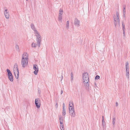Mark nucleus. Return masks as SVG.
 <instances>
[{
  "mask_svg": "<svg viewBox=\"0 0 130 130\" xmlns=\"http://www.w3.org/2000/svg\"><path fill=\"white\" fill-rule=\"evenodd\" d=\"M8 77L9 80L11 82H12L13 81V78L12 75L8 76Z\"/></svg>",
  "mask_w": 130,
  "mask_h": 130,
  "instance_id": "9d476101",
  "label": "nucleus"
},
{
  "mask_svg": "<svg viewBox=\"0 0 130 130\" xmlns=\"http://www.w3.org/2000/svg\"><path fill=\"white\" fill-rule=\"evenodd\" d=\"M129 69H126V72H128L129 71Z\"/></svg>",
  "mask_w": 130,
  "mask_h": 130,
  "instance_id": "4c0bfd02",
  "label": "nucleus"
},
{
  "mask_svg": "<svg viewBox=\"0 0 130 130\" xmlns=\"http://www.w3.org/2000/svg\"><path fill=\"white\" fill-rule=\"evenodd\" d=\"M59 119L60 120V124H62V123H63V119L62 117H59Z\"/></svg>",
  "mask_w": 130,
  "mask_h": 130,
  "instance_id": "dca6fc26",
  "label": "nucleus"
},
{
  "mask_svg": "<svg viewBox=\"0 0 130 130\" xmlns=\"http://www.w3.org/2000/svg\"><path fill=\"white\" fill-rule=\"evenodd\" d=\"M15 48L16 50L18 51L19 52L20 51L19 48V46L18 45H16Z\"/></svg>",
  "mask_w": 130,
  "mask_h": 130,
  "instance_id": "b1692460",
  "label": "nucleus"
},
{
  "mask_svg": "<svg viewBox=\"0 0 130 130\" xmlns=\"http://www.w3.org/2000/svg\"><path fill=\"white\" fill-rule=\"evenodd\" d=\"M61 130H64V127H60Z\"/></svg>",
  "mask_w": 130,
  "mask_h": 130,
  "instance_id": "a19ab883",
  "label": "nucleus"
},
{
  "mask_svg": "<svg viewBox=\"0 0 130 130\" xmlns=\"http://www.w3.org/2000/svg\"><path fill=\"white\" fill-rule=\"evenodd\" d=\"M102 121H104V116H102Z\"/></svg>",
  "mask_w": 130,
  "mask_h": 130,
  "instance_id": "ea45409f",
  "label": "nucleus"
},
{
  "mask_svg": "<svg viewBox=\"0 0 130 130\" xmlns=\"http://www.w3.org/2000/svg\"><path fill=\"white\" fill-rule=\"evenodd\" d=\"M66 114V109H63L62 112V115L63 116H64Z\"/></svg>",
  "mask_w": 130,
  "mask_h": 130,
  "instance_id": "412c9836",
  "label": "nucleus"
},
{
  "mask_svg": "<svg viewBox=\"0 0 130 130\" xmlns=\"http://www.w3.org/2000/svg\"><path fill=\"white\" fill-rule=\"evenodd\" d=\"M115 27L116 28V26H117V24H114Z\"/></svg>",
  "mask_w": 130,
  "mask_h": 130,
  "instance_id": "09e8293b",
  "label": "nucleus"
},
{
  "mask_svg": "<svg viewBox=\"0 0 130 130\" xmlns=\"http://www.w3.org/2000/svg\"><path fill=\"white\" fill-rule=\"evenodd\" d=\"M36 41L37 44L39 47H40V46L41 43V36L36 37Z\"/></svg>",
  "mask_w": 130,
  "mask_h": 130,
  "instance_id": "20e7f679",
  "label": "nucleus"
},
{
  "mask_svg": "<svg viewBox=\"0 0 130 130\" xmlns=\"http://www.w3.org/2000/svg\"><path fill=\"white\" fill-rule=\"evenodd\" d=\"M61 80H62V79H63V76L62 75H61Z\"/></svg>",
  "mask_w": 130,
  "mask_h": 130,
  "instance_id": "c03bdc74",
  "label": "nucleus"
},
{
  "mask_svg": "<svg viewBox=\"0 0 130 130\" xmlns=\"http://www.w3.org/2000/svg\"><path fill=\"white\" fill-rule=\"evenodd\" d=\"M31 28L34 31L35 30H37L35 28V26L34 24H31L30 25Z\"/></svg>",
  "mask_w": 130,
  "mask_h": 130,
  "instance_id": "ddd939ff",
  "label": "nucleus"
},
{
  "mask_svg": "<svg viewBox=\"0 0 130 130\" xmlns=\"http://www.w3.org/2000/svg\"><path fill=\"white\" fill-rule=\"evenodd\" d=\"M89 82H86V83H84L86 84V88L87 90H88L89 88V84L88 83Z\"/></svg>",
  "mask_w": 130,
  "mask_h": 130,
  "instance_id": "9b49d317",
  "label": "nucleus"
},
{
  "mask_svg": "<svg viewBox=\"0 0 130 130\" xmlns=\"http://www.w3.org/2000/svg\"><path fill=\"white\" fill-rule=\"evenodd\" d=\"M65 105L64 104V103H63V109H65Z\"/></svg>",
  "mask_w": 130,
  "mask_h": 130,
  "instance_id": "c9c22d12",
  "label": "nucleus"
},
{
  "mask_svg": "<svg viewBox=\"0 0 130 130\" xmlns=\"http://www.w3.org/2000/svg\"><path fill=\"white\" fill-rule=\"evenodd\" d=\"M80 22L77 18H76L75 19L74 22V24L75 26L78 27L79 26Z\"/></svg>",
  "mask_w": 130,
  "mask_h": 130,
  "instance_id": "6e6552de",
  "label": "nucleus"
},
{
  "mask_svg": "<svg viewBox=\"0 0 130 130\" xmlns=\"http://www.w3.org/2000/svg\"><path fill=\"white\" fill-rule=\"evenodd\" d=\"M117 22L118 23V24L120 25V21L119 20H117Z\"/></svg>",
  "mask_w": 130,
  "mask_h": 130,
  "instance_id": "58836bf2",
  "label": "nucleus"
},
{
  "mask_svg": "<svg viewBox=\"0 0 130 130\" xmlns=\"http://www.w3.org/2000/svg\"><path fill=\"white\" fill-rule=\"evenodd\" d=\"M123 37L125 38V31H123Z\"/></svg>",
  "mask_w": 130,
  "mask_h": 130,
  "instance_id": "72a5a7b5",
  "label": "nucleus"
},
{
  "mask_svg": "<svg viewBox=\"0 0 130 130\" xmlns=\"http://www.w3.org/2000/svg\"><path fill=\"white\" fill-rule=\"evenodd\" d=\"M70 115L72 117H74L75 115V112L74 110H72L69 111Z\"/></svg>",
  "mask_w": 130,
  "mask_h": 130,
  "instance_id": "1a4fd4ad",
  "label": "nucleus"
},
{
  "mask_svg": "<svg viewBox=\"0 0 130 130\" xmlns=\"http://www.w3.org/2000/svg\"><path fill=\"white\" fill-rule=\"evenodd\" d=\"M71 81L72 82L73 80V74L72 72L71 73Z\"/></svg>",
  "mask_w": 130,
  "mask_h": 130,
  "instance_id": "aec40b11",
  "label": "nucleus"
},
{
  "mask_svg": "<svg viewBox=\"0 0 130 130\" xmlns=\"http://www.w3.org/2000/svg\"><path fill=\"white\" fill-rule=\"evenodd\" d=\"M116 106H117L118 105V103L117 102H116Z\"/></svg>",
  "mask_w": 130,
  "mask_h": 130,
  "instance_id": "49530a36",
  "label": "nucleus"
},
{
  "mask_svg": "<svg viewBox=\"0 0 130 130\" xmlns=\"http://www.w3.org/2000/svg\"><path fill=\"white\" fill-rule=\"evenodd\" d=\"M56 106L57 108L58 107V104L57 103H56Z\"/></svg>",
  "mask_w": 130,
  "mask_h": 130,
  "instance_id": "a18cd8bd",
  "label": "nucleus"
},
{
  "mask_svg": "<svg viewBox=\"0 0 130 130\" xmlns=\"http://www.w3.org/2000/svg\"><path fill=\"white\" fill-rule=\"evenodd\" d=\"M60 127H63V123H62V124H60Z\"/></svg>",
  "mask_w": 130,
  "mask_h": 130,
  "instance_id": "e433bc0d",
  "label": "nucleus"
},
{
  "mask_svg": "<svg viewBox=\"0 0 130 130\" xmlns=\"http://www.w3.org/2000/svg\"><path fill=\"white\" fill-rule=\"evenodd\" d=\"M83 78L84 83H86V82H89L88 74L87 73H85L83 74Z\"/></svg>",
  "mask_w": 130,
  "mask_h": 130,
  "instance_id": "7ed1b4c3",
  "label": "nucleus"
},
{
  "mask_svg": "<svg viewBox=\"0 0 130 130\" xmlns=\"http://www.w3.org/2000/svg\"><path fill=\"white\" fill-rule=\"evenodd\" d=\"M114 18V24H117V21H116V16H115L113 17Z\"/></svg>",
  "mask_w": 130,
  "mask_h": 130,
  "instance_id": "5701e85b",
  "label": "nucleus"
},
{
  "mask_svg": "<svg viewBox=\"0 0 130 130\" xmlns=\"http://www.w3.org/2000/svg\"><path fill=\"white\" fill-rule=\"evenodd\" d=\"M26 0L27 1H28V0Z\"/></svg>",
  "mask_w": 130,
  "mask_h": 130,
  "instance_id": "8fccbe9b",
  "label": "nucleus"
},
{
  "mask_svg": "<svg viewBox=\"0 0 130 130\" xmlns=\"http://www.w3.org/2000/svg\"><path fill=\"white\" fill-rule=\"evenodd\" d=\"M4 15L7 19H8L9 17V10L7 9H6L4 11Z\"/></svg>",
  "mask_w": 130,
  "mask_h": 130,
  "instance_id": "0eeeda50",
  "label": "nucleus"
},
{
  "mask_svg": "<svg viewBox=\"0 0 130 130\" xmlns=\"http://www.w3.org/2000/svg\"><path fill=\"white\" fill-rule=\"evenodd\" d=\"M116 14L117 20H119V13L118 12H117Z\"/></svg>",
  "mask_w": 130,
  "mask_h": 130,
  "instance_id": "cd10ccee",
  "label": "nucleus"
},
{
  "mask_svg": "<svg viewBox=\"0 0 130 130\" xmlns=\"http://www.w3.org/2000/svg\"><path fill=\"white\" fill-rule=\"evenodd\" d=\"M28 58H24V55H22L21 60V64L22 67L24 68L27 66L28 64Z\"/></svg>",
  "mask_w": 130,
  "mask_h": 130,
  "instance_id": "f257e3e1",
  "label": "nucleus"
},
{
  "mask_svg": "<svg viewBox=\"0 0 130 130\" xmlns=\"http://www.w3.org/2000/svg\"><path fill=\"white\" fill-rule=\"evenodd\" d=\"M37 45L38 46L37 43V44H36V43L34 42H33L31 44L32 47L34 48H36Z\"/></svg>",
  "mask_w": 130,
  "mask_h": 130,
  "instance_id": "f3484780",
  "label": "nucleus"
},
{
  "mask_svg": "<svg viewBox=\"0 0 130 130\" xmlns=\"http://www.w3.org/2000/svg\"><path fill=\"white\" fill-rule=\"evenodd\" d=\"M7 71L8 73V76L12 75V73L8 69L7 70Z\"/></svg>",
  "mask_w": 130,
  "mask_h": 130,
  "instance_id": "4468645a",
  "label": "nucleus"
},
{
  "mask_svg": "<svg viewBox=\"0 0 130 130\" xmlns=\"http://www.w3.org/2000/svg\"><path fill=\"white\" fill-rule=\"evenodd\" d=\"M24 55V58H27V57H28V54L26 53L25 54H23V55Z\"/></svg>",
  "mask_w": 130,
  "mask_h": 130,
  "instance_id": "473e14b6",
  "label": "nucleus"
},
{
  "mask_svg": "<svg viewBox=\"0 0 130 130\" xmlns=\"http://www.w3.org/2000/svg\"><path fill=\"white\" fill-rule=\"evenodd\" d=\"M66 27L68 29L69 28V22L68 21L67 22Z\"/></svg>",
  "mask_w": 130,
  "mask_h": 130,
  "instance_id": "a878e982",
  "label": "nucleus"
},
{
  "mask_svg": "<svg viewBox=\"0 0 130 130\" xmlns=\"http://www.w3.org/2000/svg\"><path fill=\"white\" fill-rule=\"evenodd\" d=\"M122 27H125L124 23L123 22H122Z\"/></svg>",
  "mask_w": 130,
  "mask_h": 130,
  "instance_id": "f704fd0d",
  "label": "nucleus"
},
{
  "mask_svg": "<svg viewBox=\"0 0 130 130\" xmlns=\"http://www.w3.org/2000/svg\"><path fill=\"white\" fill-rule=\"evenodd\" d=\"M125 13L123 14V17L124 18H125Z\"/></svg>",
  "mask_w": 130,
  "mask_h": 130,
  "instance_id": "37998d69",
  "label": "nucleus"
},
{
  "mask_svg": "<svg viewBox=\"0 0 130 130\" xmlns=\"http://www.w3.org/2000/svg\"><path fill=\"white\" fill-rule=\"evenodd\" d=\"M13 71L16 78L18 79L19 77V72L18 66L17 63L15 64L14 65Z\"/></svg>",
  "mask_w": 130,
  "mask_h": 130,
  "instance_id": "f03ea898",
  "label": "nucleus"
},
{
  "mask_svg": "<svg viewBox=\"0 0 130 130\" xmlns=\"http://www.w3.org/2000/svg\"><path fill=\"white\" fill-rule=\"evenodd\" d=\"M34 34H35V35L36 37L40 36V35L38 32V31L37 30H35L34 31Z\"/></svg>",
  "mask_w": 130,
  "mask_h": 130,
  "instance_id": "f8f14e48",
  "label": "nucleus"
},
{
  "mask_svg": "<svg viewBox=\"0 0 130 130\" xmlns=\"http://www.w3.org/2000/svg\"><path fill=\"white\" fill-rule=\"evenodd\" d=\"M116 120L115 118H114L113 119L112 124L113 125H115Z\"/></svg>",
  "mask_w": 130,
  "mask_h": 130,
  "instance_id": "7c9ffc66",
  "label": "nucleus"
},
{
  "mask_svg": "<svg viewBox=\"0 0 130 130\" xmlns=\"http://www.w3.org/2000/svg\"><path fill=\"white\" fill-rule=\"evenodd\" d=\"M100 76L99 75H97L95 77V79H98L100 78Z\"/></svg>",
  "mask_w": 130,
  "mask_h": 130,
  "instance_id": "2f4dec72",
  "label": "nucleus"
},
{
  "mask_svg": "<svg viewBox=\"0 0 130 130\" xmlns=\"http://www.w3.org/2000/svg\"><path fill=\"white\" fill-rule=\"evenodd\" d=\"M125 68L129 69V63L128 61L126 62L125 63Z\"/></svg>",
  "mask_w": 130,
  "mask_h": 130,
  "instance_id": "a211bd4d",
  "label": "nucleus"
},
{
  "mask_svg": "<svg viewBox=\"0 0 130 130\" xmlns=\"http://www.w3.org/2000/svg\"><path fill=\"white\" fill-rule=\"evenodd\" d=\"M63 13V11L61 9H60L59 10V12L58 15L62 16Z\"/></svg>",
  "mask_w": 130,
  "mask_h": 130,
  "instance_id": "2eb2a0df",
  "label": "nucleus"
},
{
  "mask_svg": "<svg viewBox=\"0 0 130 130\" xmlns=\"http://www.w3.org/2000/svg\"><path fill=\"white\" fill-rule=\"evenodd\" d=\"M63 91L62 90H61V94H62V93H63Z\"/></svg>",
  "mask_w": 130,
  "mask_h": 130,
  "instance_id": "de8ad7c7",
  "label": "nucleus"
},
{
  "mask_svg": "<svg viewBox=\"0 0 130 130\" xmlns=\"http://www.w3.org/2000/svg\"><path fill=\"white\" fill-rule=\"evenodd\" d=\"M122 29L123 31H125V27H122Z\"/></svg>",
  "mask_w": 130,
  "mask_h": 130,
  "instance_id": "79ce46f5",
  "label": "nucleus"
},
{
  "mask_svg": "<svg viewBox=\"0 0 130 130\" xmlns=\"http://www.w3.org/2000/svg\"><path fill=\"white\" fill-rule=\"evenodd\" d=\"M35 104L36 107L39 108L40 106V101L38 98H37L35 100Z\"/></svg>",
  "mask_w": 130,
  "mask_h": 130,
  "instance_id": "39448f33",
  "label": "nucleus"
},
{
  "mask_svg": "<svg viewBox=\"0 0 130 130\" xmlns=\"http://www.w3.org/2000/svg\"><path fill=\"white\" fill-rule=\"evenodd\" d=\"M62 16L58 15V19L59 21H61L62 20Z\"/></svg>",
  "mask_w": 130,
  "mask_h": 130,
  "instance_id": "bb28decb",
  "label": "nucleus"
},
{
  "mask_svg": "<svg viewBox=\"0 0 130 130\" xmlns=\"http://www.w3.org/2000/svg\"><path fill=\"white\" fill-rule=\"evenodd\" d=\"M69 106H74L73 104L72 101H70V102Z\"/></svg>",
  "mask_w": 130,
  "mask_h": 130,
  "instance_id": "393cba45",
  "label": "nucleus"
},
{
  "mask_svg": "<svg viewBox=\"0 0 130 130\" xmlns=\"http://www.w3.org/2000/svg\"><path fill=\"white\" fill-rule=\"evenodd\" d=\"M123 14L125 13L126 10H125V8L126 6L125 5L124 6H123Z\"/></svg>",
  "mask_w": 130,
  "mask_h": 130,
  "instance_id": "4be33fe9",
  "label": "nucleus"
},
{
  "mask_svg": "<svg viewBox=\"0 0 130 130\" xmlns=\"http://www.w3.org/2000/svg\"><path fill=\"white\" fill-rule=\"evenodd\" d=\"M33 69L34 70H35V71L34 72V74L36 75H37L39 71L38 68V66L36 64L34 65Z\"/></svg>",
  "mask_w": 130,
  "mask_h": 130,
  "instance_id": "423d86ee",
  "label": "nucleus"
},
{
  "mask_svg": "<svg viewBox=\"0 0 130 130\" xmlns=\"http://www.w3.org/2000/svg\"><path fill=\"white\" fill-rule=\"evenodd\" d=\"M69 111H70L74 110V106H69Z\"/></svg>",
  "mask_w": 130,
  "mask_h": 130,
  "instance_id": "6ab92c4d",
  "label": "nucleus"
},
{
  "mask_svg": "<svg viewBox=\"0 0 130 130\" xmlns=\"http://www.w3.org/2000/svg\"><path fill=\"white\" fill-rule=\"evenodd\" d=\"M126 72V76L127 77L128 79L129 78V72Z\"/></svg>",
  "mask_w": 130,
  "mask_h": 130,
  "instance_id": "c85d7f7f",
  "label": "nucleus"
},
{
  "mask_svg": "<svg viewBox=\"0 0 130 130\" xmlns=\"http://www.w3.org/2000/svg\"><path fill=\"white\" fill-rule=\"evenodd\" d=\"M105 125V121H102V126L103 127H104Z\"/></svg>",
  "mask_w": 130,
  "mask_h": 130,
  "instance_id": "c756f323",
  "label": "nucleus"
}]
</instances>
